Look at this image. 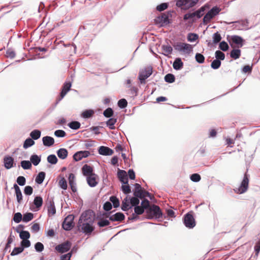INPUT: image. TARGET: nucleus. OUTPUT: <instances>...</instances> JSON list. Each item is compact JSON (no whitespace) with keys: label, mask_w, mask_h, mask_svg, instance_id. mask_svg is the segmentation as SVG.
<instances>
[{"label":"nucleus","mask_w":260,"mask_h":260,"mask_svg":"<svg viewBox=\"0 0 260 260\" xmlns=\"http://www.w3.org/2000/svg\"><path fill=\"white\" fill-rule=\"evenodd\" d=\"M99 153L103 155H111L113 153V151L108 147L102 146L99 148Z\"/></svg>","instance_id":"aec40b11"},{"label":"nucleus","mask_w":260,"mask_h":260,"mask_svg":"<svg viewBox=\"0 0 260 260\" xmlns=\"http://www.w3.org/2000/svg\"><path fill=\"white\" fill-rule=\"evenodd\" d=\"M173 66L174 69L178 70L183 68V63L180 58H177L175 60Z\"/></svg>","instance_id":"a878e982"},{"label":"nucleus","mask_w":260,"mask_h":260,"mask_svg":"<svg viewBox=\"0 0 260 260\" xmlns=\"http://www.w3.org/2000/svg\"><path fill=\"white\" fill-rule=\"evenodd\" d=\"M30 162L34 166H37L41 161V157L36 154H33L30 156Z\"/></svg>","instance_id":"c756f323"},{"label":"nucleus","mask_w":260,"mask_h":260,"mask_svg":"<svg viewBox=\"0 0 260 260\" xmlns=\"http://www.w3.org/2000/svg\"><path fill=\"white\" fill-rule=\"evenodd\" d=\"M163 51L165 52L164 54L168 56L172 53L173 48L170 45H163L162 47Z\"/></svg>","instance_id":"c9c22d12"},{"label":"nucleus","mask_w":260,"mask_h":260,"mask_svg":"<svg viewBox=\"0 0 260 260\" xmlns=\"http://www.w3.org/2000/svg\"><path fill=\"white\" fill-rule=\"evenodd\" d=\"M221 9L217 6L213 7L204 17L203 23L205 25L208 24L211 20L219 14Z\"/></svg>","instance_id":"20e7f679"},{"label":"nucleus","mask_w":260,"mask_h":260,"mask_svg":"<svg viewBox=\"0 0 260 260\" xmlns=\"http://www.w3.org/2000/svg\"><path fill=\"white\" fill-rule=\"evenodd\" d=\"M215 57L218 60H223L225 58V55L222 52L217 50L215 52Z\"/></svg>","instance_id":"8fccbe9b"},{"label":"nucleus","mask_w":260,"mask_h":260,"mask_svg":"<svg viewBox=\"0 0 260 260\" xmlns=\"http://www.w3.org/2000/svg\"><path fill=\"white\" fill-rule=\"evenodd\" d=\"M198 0H178L176 2V6L178 7H184V9H189L194 6Z\"/></svg>","instance_id":"9d476101"},{"label":"nucleus","mask_w":260,"mask_h":260,"mask_svg":"<svg viewBox=\"0 0 260 260\" xmlns=\"http://www.w3.org/2000/svg\"><path fill=\"white\" fill-rule=\"evenodd\" d=\"M175 76L172 74H168L165 77V80L168 83H173L175 81Z\"/></svg>","instance_id":"a19ab883"},{"label":"nucleus","mask_w":260,"mask_h":260,"mask_svg":"<svg viewBox=\"0 0 260 260\" xmlns=\"http://www.w3.org/2000/svg\"><path fill=\"white\" fill-rule=\"evenodd\" d=\"M57 160L56 156L54 154L49 155L47 157V161L51 164H56L57 162Z\"/></svg>","instance_id":"ea45409f"},{"label":"nucleus","mask_w":260,"mask_h":260,"mask_svg":"<svg viewBox=\"0 0 260 260\" xmlns=\"http://www.w3.org/2000/svg\"><path fill=\"white\" fill-rule=\"evenodd\" d=\"M168 7V4L167 3H162L157 6L156 10L159 12H161L167 9Z\"/></svg>","instance_id":"338daca9"},{"label":"nucleus","mask_w":260,"mask_h":260,"mask_svg":"<svg viewBox=\"0 0 260 260\" xmlns=\"http://www.w3.org/2000/svg\"><path fill=\"white\" fill-rule=\"evenodd\" d=\"M34 217V215L31 213H27L23 215L22 220L24 222H28L32 219Z\"/></svg>","instance_id":"58836bf2"},{"label":"nucleus","mask_w":260,"mask_h":260,"mask_svg":"<svg viewBox=\"0 0 260 260\" xmlns=\"http://www.w3.org/2000/svg\"><path fill=\"white\" fill-rule=\"evenodd\" d=\"M74 216L73 215H69L64 219L62 222V228L66 231L71 230L74 226Z\"/></svg>","instance_id":"1a4fd4ad"},{"label":"nucleus","mask_w":260,"mask_h":260,"mask_svg":"<svg viewBox=\"0 0 260 260\" xmlns=\"http://www.w3.org/2000/svg\"><path fill=\"white\" fill-rule=\"evenodd\" d=\"M94 114V112L93 110H86L82 113L81 116L84 118H89L92 117Z\"/></svg>","instance_id":"c85d7f7f"},{"label":"nucleus","mask_w":260,"mask_h":260,"mask_svg":"<svg viewBox=\"0 0 260 260\" xmlns=\"http://www.w3.org/2000/svg\"><path fill=\"white\" fill-rule=\"evenodd\" d=\"M230 45L233 48H240L242 47L243 39L238 36H233L231 37Z\"/></svg>","instance_id":"ddd939ff"},{"label":"nucleus","mask_w":260,"mask_h":260,"mask_svg":"<svg viewBox=\"0 0 260 260\" xmlns=\"http://www.w3.org/2000/svg\"><path fill=\"white\" fill-rule=\"evenodd\" d=\"M92 212L86 211L81 215L79 221L82 223L81 225L82 231L86 235H90L94 231V228L92 225L93 219L91 217Z\"/></svg>","instance_id":"f257e3e1"},{"label":"nucleus","mask_w":260,"mask_h":260,"mask_svg":"<svg viewBox=\"0 0 260 260\" xmlns=\"http://www.w3.org/2000/svg\"><path fill=\"white\" fill-rule=\"evenodd\" d=\"M129 208H131V207H129V201L127 197H126L122 201L121 209L123 211H127Z\"/></svg>","instance_id":"473e14b6"},{"label":"nucleus","mask_w":260,"mask_h":260,"mask_svg":"<svg viewBox=\"0 0 260 260\" xmlns=\"http://www.w3.org/2000/svg\"><path fill=\"white\" fill-rule=\"evenodd\" d=\"M45 177V173L44 172H40L36 178L35 181L38 184H41L43 182Z\"/></svg>","instance_id":"2f4dec72"},{"label":"nucleus","mask_w":260,"mask_h":260,"mask_svg":"<svg viewBox=\"0 0 260 260\" xmlns=\"http://www.w3.org/2000/svg\"><path fill=\"white\" fill-rule=\"evenodd\" d=\"M134 195L136 197L143 199L146 197H149L150 193L145 189H143L139 184L136 183L135 184Z\"/></svg>","instance_id":"0eeeda50"},{"label":"nucleus","mask_w":260,"mask_h":260,"mask_svg":"<svg viewBox=\"0 0 260 260\" xmlns=\"http://www.w3.org/2000/svg\"><path fill=\"white\" fill-rule=\"evenodd\" d=\"M58 184L61 188L63 189H66L67 188V183L64 177L61 178L59 181Z\"/></svg>","instance_id":"864d4df0"},{"label":"nucleus","mask_w":260,"mask_h":260,"mask_svg":"<svg viewBox=\"0 0 260 260\" xmlns=\"http://www.w3.org/2000/svg\"><path fill=\"white\" fill-rule=\"evenodd\" d=\"M191 181L193 182H199L201 179L200 175L197 173L192 174L190 177Z\"/></svg>","instance_id":"4d7b16f0"},{"label":"nucleus","mask_w":260,"mask_h":260,"mask_svg":"<svg viewBox=\"0 0 260 260\" xmlns=\"http://www.w3.org/2000/svg\"><path fill=\"white\" fill-rule=\"evenodd\" d=\"M74 178H75L74 175L72 173H71L69 175V184L71 186L72 190L73 192H76V187L75 186V184L74 182Z\"/></svg>","instance_id":"cd10ccee"},{"label":"nucleus","mask_w":260,"mask_h":260,"mask_svg":"<svg viewBox=\"0 0 260 260\" xmlns=\"http://www.w3.org/2000/svg\"><path fill=\"white\" fill-rule=\"evenodd\" d=\"M17 183L20 186H23L25 184L26 179L23 176H19L17 178Z\"/></svg>","instance_id":"e2e57ef3"},{"label":"nucleus","mask_w":260,"mask_h":260,"mask_svg":"<svg viewBox=\"0 0 260 260\" xmlns=\"http://www.w3.org/2000/svg\"><path fill=\"white\" fill-rule=\"evenodd\" d=\"M219 47L221 50L223 51H227L229 48L228 43L225 41H222L221 42H220L219 44Z\"/></svg>","instance_id":"6e6d98bb"},{"label":"nucleus","mask_w":260,"mask_h":260,"mask_svg":"<svg viewBox=\"0 0 260 260\" xmlns=\"http://www.w3.org/2000/svg\"><path fill=\"white\" fill-rule=\"evenodd\" d=\"M43 143L44 146L50 147L54 143V139L50 136H45L42 138Z\"/></svg>","instance_id":"4be33fe9"},{"label":"nucleus","mask_w":260,"mask_h":260,"mask_svg":"<svg viewBox=\"0 0 260 260\" xmlns=\"http://www.w3.org/2000/svg\"><path fill=\"white\" fill-rule=\"evenodd\" d=\"M184 223L187 228L189 229H192L195 226L196 221L192 212H189L185 215Z\"/></svg>","instance_id":"9b49d317"},{"label":"nucleus","mask_w":260,"mask_h":260,"mask_svg":"<svg viewBox=\"0 0 260 260\" xmlns=\"http://www.w3.org/2000/svg\"><path fill=\"white\" fill-rule=\"evenodd\" d=\"M249 184V179L247 174H245L244 178L241 183L240 186L234 189L236 193L242 194L246 192L248 189Z\"/></svg>","instance_id":"423d86ee"},{"label":"nucleus","mask_w":260,"mask_h":260,"mask_svg":"<svg viewBox=\"0 0 260 260\" xmlns=\"http://www.w3.org/2000/svg\"><path fill=\"white\" fill-rule=\"evenodd\" d=\"M68 152L65 148H60L57 151L58 156L62 159H65L68 156Z\"/></svg>","instance_id":"bb28decb"},{"label":"nucleus","mask_w":260,"mask_h":260,"mask_svg":"<svg viewBox=\"0 0 260 260\" xmlns=\"http://www.w3.org/2000/svg\"><path fill=\"white\" fill-rule=\"evenodd\" d=\"M110 201L113 203L114 208H117L119 206V201L115 196H111L110 198Z\"/></svg>","instance_id":"c03bdc74"},{"label":"nucleus","mask_w":260,"mask_h":260,"mask_svg":"<svg viewBox=\"0 0 260 260\" xmlns=\"http://www.w3.org/2000/svg\"><path fill=\"white\" fill-rule=\"evenodd\" d=\"M230 56L232 58L237 59L241 56V50L240 49H233L230 52Z\"/></svg>","instance_id":"7c9ffc66"},{"label":"nucleus","mask_w":260,"mask_h":260,"mask_svg":"<svg viewBox=\"0 0 260 260\" xmlns=\"http://www.w3.org/2000/svg\"><path fill=\"white\" fill-rule=\"evenodd\" d=\"M175 49L184 54H189L192 51V47L189 44L179 42L174 45Z\"/></svg>","instance_id":"39448f33"},{"label":"nucleus","mask_w":260,"mask_h":260,"mask_svg":"<svg viewBox=\"0 0 260 260\" xmlns=\"http://www.w3.org/2000/svg\"><path fill=\"white\" fill-rule=\"evenodd\" d=\"M24 250L23 247L20 246L19 247H15L13 250L12 252L11 253V255H15L18 254L22 252Z\"/></svg>","instance_id":"3c124183"},{"label":"nucleus","mask_w":260,"mask_h":260,"mask_svg":"<svg viewBox=\"0 0 260 260\" xmlns=\"http://www.w3.org/2000/svg\"><path fill=\"white\" fill-rule=\"evenodd\" d=\"M198 39V35L196 34L189 33L187 36V40L189 42H193Z\"/></svg>","instance_id":"5fc2aeb1"},{"label":"nucleus","mask_w":260,"mask_h":260,"mask_svg":"<svg viewBox=\"0 0 260 260\" xmlns=\"http://www.w3.org/2000/svg\"><path fill=\"white\" fill-rule=\"evenodd\" d=\"M152 73V68L151 67H147L142 70L139 74V79L141 83H145V80L148 78Z\"/></svg>","instance_id":"6e6552de"},{"label":"nucleus","mask_w":260,"mask_h":260,"mask_svg":"<svg viewBox=\"0 0 260 260\" xmlns=\"http://www.w3.org/2000/svg\"><path fill=\"white\" fill-rule=\"evenodd\" d=\"M20 238L22 240L28 239L30 237V234L28 231H22L20 233Z\"/></svg>","instance_id":"37998d69"},{"label":"nucleus","mask_w":260,"mask_h":260,"mask_svg":"<svg viewBox=\"0 0 260 260\" xmlns=\"http://www.w3.org/2000/svg\"><path fill=\"white\" fill-rule=\"evenodd\" d=\"M41 131L38 129H35L32 131L30 134V136L32 139L34 140H37L41 137Z\"/></svg>","instance_id":"f704fd0d"},{"label":"nucleus","mask_w":260,"mask_h":260,"mask_svg":"<svg viewBox=\"0 0 260 260\" xmlns=\"http://www.w3.org/2000/svg\"><path fill=\"white\" fill-rule=\"evenodd\" d=\"M205 10V8L204 7H201L200 9L193 12V13H194V16L198 18H201L203 16V12Z\"/></svg>","instance_id":"a18cd8bd"},{"label":"nucleus","mask_w":260,"mask_h":260,"mask_svg":"<svg viewBox=\"0 0 260 260\" xmlns=\"http://www.w3.org/2000/svg\"><path fill=\"white\" fill-rule=\"evenodd\" d=\"M220 60L216 59L212 62L211 64V67L213 69H217L220 67Z\"/></svg>","instance_id":"de8ad7c7"},{"label":"nucleus","mask_w":260,"mask_h":260,"mask_svg":"<svg viewBox=\"0 0 260 260\" xmlns=\"http://www.w3.org/2000/svg\"><path fill=\"white\" fill-rule=\"evenodd\" d=\"M90 152L88 151H79L76 152L73 156L74 159L76 161H79L84 157H86L89 156Z\"/></svg>","instance_id":"f3484780"},{"label":"nucleus","mask_w":260,"mask_h":260,"mask_svg":"<svg viewBox=\"0 0 260 260\" xmlns=\"http://www.w3.org/2000/svg\"><path fill=\"white\" fill-rule=\"evenodd\" d=\"M148 218H160L162 217V212L159 206L152 205L146 211Z\"/></svg>","instance_id":"7ed1b4c3"},{"label":"nucleus","mask_w":260,"mask_h":260,"mask_svg":"<svg viewBox=\"0 0 260 260\" xmlns=\"http://www.w3.org/2000/svg\"><path fill=\"white\" fill-rule=\"evenodd\" d=\"M35 249L38 252H42L44 248L43 244L41 242H37L35 245Z\"/></svg>","instance_id":"0e129e2a"},{"label":"nucleus","mask_w":260,"mask_h":260,"mask_svg":"<svg viewBox=\"0 0 260 260\" xmlns=\"http://www.w3.org/2000/svg\"><path fill=\"white\" fill-rule=\"evenodd\" d=\"M35 144V142L30 138L26 139L23 144V148H27Z\"/></svg>","instance_id":"79ce46f5"},{"label":"nucleus","mask_w":260,"mask_h":260,"mask_svg":"<svg viewBox=\"0 0 260 260\" xmlns=\"http://www.w3.org/2000/svg\"><path fill=\"white\" fill-rule=\"evenodd\" d=\"M4 166L7 169H10L13 166L14 159L9 156H6L4 158Z\"/></svg>","instance_id":"412c9836"},{"label":"nucleus","mask_w":260,"mask_h":260,"mask_svg":"<svg viewBox=\"0 0 260 260\" xmlns=\"http://www.w3.org/2000/svg\"><path fill=\"white\" fill-rule=\"evenodd\" d=\"M117 176L122 183L123 184L128 183L127 175L125 171L119 170L117 173Z\"/></svg>","instance_id":"a211bd4d"},{"label":"nucleus","mask_w":260,"mask_h":260,"mask_svg":"<svg viewBox=\"0 0 260 260\" xmlns=\"http://www.w3.org/2000/svg\"><path fill=\"white\" fill-rule=\"evenodd\" d=\"M117 121V119L111 118H110L107 122L106 124L108 126H109L110 129H114L115 127L114 126V124Z\"/></svg>","instance_id":"72a5a7b5"},{"label":"nucleus","mask_w":260,"mask_h":260,"mask_svg":"<svg viewBox=\"0 0 260 260\" xmlns=\"http://www.w3.org/2000/svg\"><path fill=\"white\" fill-rule=\"evenodd\" d=\"M196 61L199 63H203L205 61V57L201 53H197L195 56Z\"/></svg>","instance_id":"49530a36"},{"label":"nucleus","mask_w":260,"mask_h":260,"mask_svg":"<svg viewBox=\"0 0 260 260\" xmlns=\"http://www.w3.org/2000/svg\"><path fill=\"white\" fill-rule=\"evenodd\" d=\"M98 176L95 174L87 177V182L90 187H94L98 184Z\"/></svg>","instance_id":"6ab92c4d"},{"label":"nucleus","mask_w":260,"mask_h":260,"mask_svg":"<svg viewBox=\"0 0 260 260\" xmlns=\"http://www.w3.org/2000/svg\"><path fill=\"white\" fill-rule=\"evenodd\" d=\"M103 114L106 117H111L113 115V111L112 108H108L104 111Z\"/></svg>","instance_id":"09e8293b"},{"label":"nucleus","mask_w":260,"mask_h":260,"mask_svg":"<svg viewBox=\"0 0 260 260\" xmlns=\"http://www.w3.org/2000/svg\"><path fill=\"white\" fill-rule=\"evenodd\" d=\"M21 166L24 170L30 169L32 166L31 162L28 160L21 161Z\"/></svg>","instance_id":"e433bc0d"},{"label":"nucleus","mask_w":260,"mask_h":260,"mask_svg":"<svg viewBox=\"0 0 260 260\" xmlns=\"http://www.w3.org/2000/svg\"><path fill=\"white\" fill-rule=\"evenodd\" d=\"M144 210L146 209V210L147 209L150 207L151 206H150V203L149 201L147 199H144L141 202V206Z\"/></svg>","instance_id":"69168bd1"},{"label":"nucleus","mask_w":260,"mask_h":260,"mask_svg":"<svg viewBox=\"0 0 260 260\" xmlns=\"http://www.w3.org/2000/svg\"><path fill=\"white\" fill-rule=\"evenodd\" d=\"M172 12H168L162 13L160 16L155 19L156 24L160 26H164L168 25L172 22Z\"/></svg>","instance_id":"f03ea898"},{"label":"nucleus","mask_w":260,"mask_h":260,"mask_svg":"<svg viewBox=\"0 0 260 260\" xmlns=\"http://www.w3.org/2000/svg\"><path fill=\"white\" fill-rule=\"evenodd\" d=\"M72 84L71 82H66L63 84L59 96L56 99L57 103L60 101L70 90Z\"/></svg>","instance_id":"2eb2a0df"},{"label":"nucleus","mask_w":260,"mask_h":260,"mask_svg":"<svg viewBox=\"0 0 260 260\" xmlns=\"http://www.w3.org/2000/svg\"><path fill=\"white\" fill-rule=\"evenodd\" d=\"M82 173L84 175L86 176L87 177L90 176V175H93V169L91 167L85 165L82 167Z\"/></svg>","instance_id":"b1692460"},{"label":"nucleus","mask_w":260,"mask_h":260,"mask_svg":"<svg viewBox=\"0 0 260 260\" xmlns=\"http://www.w3.org/2000/svg\"><path fill=\"white\" fill-rule=\"evenodd\" d=\"M72 246V243L69 241H67L61 244L57 245L55 247V250L59 253L66 252L70 250Z\"/></svg>","instance_id":"4468645a"},{"label":"nucleus","mask_w":260,"mask_h":260,"mask_svg":"<svg viewBox=\"0 0 260 260\" xmlns=\"http://www.w3.org/2000/svg\"><path fill=\"white\" fill-rule=\"evenodd\" d=\"M127 105V102L126 100L124 99H120L118 102V106L121 108H124Z\"/></svg>","instance_id":"680f3d73"},{"label":"nucleus","mask_w":260,"mask_h":260,"mask_svg":"<svg viewBox=\"0 0 260 260\" xmlns=\"http://www.w3.org/2000/svg\"><path fill=\"white\" fill-rule=\"evenodd\" d=\"M111 213H106L104 215L106 217L109 218L112 221H122L125 218V216L122 213L117 212L113 215H111Z\"/></svg>","instance_id":"f8f14e48"},{"label":"nucleus","mask_w":260,"mask_h":260,"mask_svg":"<svg viewBox=\"0 0 260 260\" xmlns=\"http://www.w3.org/2000/svg\"><path fill=\"white\" fill-rule=\"evenodd\" d=\"M46 206L47 208L49 216H53L56 213V208L53 200H47L46 202Z\"/></svg>","instance_id":"dca6fc26"},{"label":"nucleus","mask_w":260,"mask_h":260,"mask_svg":"<svg viewBox=\"0 0 260 260\" xmlns=\"http://www.w3.org/2000/svg\"><path fill=\"white\" fill-rule=\"evenodd\" d=\"M194 13H188L184 15L183 19L184 20H187L188 19H191L192 21L194 20Z\"/></svg>","instance_id":"bf43d9fd"},{"label":"nucleus","mask_w":260,"mask_h":260,"mask_svg":"<svg viewBox=\"0 0 260 260\" xmlns=\"http://www.w3.org/2000/svg\"><path fill=\"white\" fill-rule=\"evenodd\" d=\"M138 197H132L130 200V203L133 206H137L140 203Z\"/></svg>","instance_id":"774afa93"},{"label":"nucleus","mask_w":260,"mask_h":260,"mask_svg":"<svg viewBox=\"0 0 260 260\" xmlns=\"http://www.w3.org/2000/svg\"><path fill=\"white\" fill-rule=\"evenodd\" d=\"M14 188L15 189L17 201L19 204H21L23 198L21 190L16 184L14 185Z\"/></svg>","instance_id":"5701e85b"},{"label":"nucleus","mask_w":260,"mask_h":260,"mask_svg":"<svg viewBox=\"0 0 260 260\" xmlns=\"http://www.w3.org/2000/svg\"><path fill=\"white\" fill-rule=\"evenodd\" d=\"M110 222L107 219H101L98 222V225L100 227H104L110 224Z\"/></svg>","instance_id":"603ef678"},{"label":"nucleus","mask_w":260,"mask_h":260,"mask_svg":"<svg viewBox=\"0 0 260 260\" xmlns=\"http://www.w3.org/2000/svg\"><path fill=\"white\" fill-rule=\"evenodd\" d=\"M13 220L16 223L20 222L22 220V214L19 212L15 213L14 215Z\"/></svg>","instance_id":"13d9d810"},{"label":"nucleus","mask_w":260,"mask_h":260,"mask_svg":"<svg viewBox=\"0 0 260 260\" xmlns=\"http://www.w3.org/2000/svg\"><path fill=\"white\" fill-rule=\"evenodd\" d=\"M213 39L214 43L217 44L221 41V37L218 32H217L213 35Z\"/></svg>","instance_id":"052dcab7"},{"label":"nucleus","mask_w":260,"mask_h":260,"mask_svg":"<svg viewBox=\"0 0 260 260\" xmlns=\"http://www.w3.org/2000/svg\"><path fill=\"white\" fill-rule=\"evenodd\" d=\"M43 198L40 196H37L35 198L33 204L35 206L36 210H39L43 205Z\"/></svg>","instance_id":"393cba45"},{"label":"nucleus","mask_w":260,"mask_h":260,"mask_svg":"<svg viewBox=\"0 0 260 260\" xmlns=\"http://www.w3.org/2000/svg\"><path fill=\"white\" fill-rule=\"evenodd\" d=\"M80 123L78 121H72L69 124V126L73 129H78L80 127Z\"/></svg>","instance_id":"4c0bfd02"}]
</instances>
